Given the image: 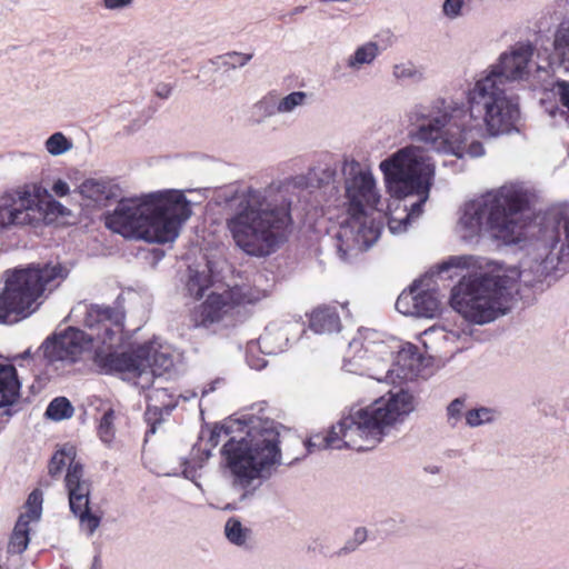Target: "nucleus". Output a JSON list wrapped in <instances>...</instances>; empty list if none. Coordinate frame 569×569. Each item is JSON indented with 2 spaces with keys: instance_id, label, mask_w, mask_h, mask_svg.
Returning <instances> with one entry per match:
<instances>
[{
  "instance_id": "bb28decb",
  "label": "nucleus",
  "mask_w": 569,
  "mask_h": 569,
  "mask_svg": "<svg viewBox=\"0 0 569 569\" xmlns=\"http://www.w3.org/2000/svg\"><path fill=\"white\" fill-rule=\"evenodd\" d=\"M97 410L102 412L98 425L99 438L103 442L110 443L113 440L116 433L114 420L117 410L110 402L102 400H99Z\"/></svg>"
},
{
  "instance_id": "39448f33",
  "label": "nucleus",
  "mask_w": 569,
  "mask_h": 569,
  "mask_svg": "<svg viewBox=\"0 0 569 569\" xmlns=\"http://www.w3.org/2000/svg\"><path fill=\"white\" fill-rule=\"evenodd\" d=\"M418 407V397L408 387H393L370 405L352 409L326 433L307 442L308 450H368L376 447L392 429L402 425Z\"/></svg>"
},
{
  "instance_id": "ea45409f",
  "label": "nucleus",
  "mask_w": 569,
  "mask_h": 569,
  "mask_svg": "<svg viewBox=\"0 0 569 569\" xmlns=\"http://www.w3.org/2000/svg\"><path fill=\"white\" fill-rule=\"evenodd\" d=\"M257 349L256 343H250L247 351V362L248 365L256 369L260 370L267 366V361L263 358H256L253 356L254 350Z\"/></svg>"
},
{
  "instance_id": "4be33fe9",
  "label": "nucleus",
  "mask_w": 569,
  "mask_h": 569,
  "mask_svg": "<svg viewBox=\"0 0 569 569\" xmlns=\"http://www.w3.org/2000/svg\"><path fill=\"white\" fill-rule=\"evenodd\" d=\"M68 496L70 509L79 518L82 530L92 536L100 525V518L89 512L90 485L79 486Z\"/></svg>"
},
{
  "instance_id": "e433bc0d",
  "label": "nucleus",
  "mask_w": 569,
  "mask_h": 569,
  "mask_svg": "<svg viewBox=\"0 0 569 569\" xmlns=\"http://www.w3.org/2000/svg\"><path fill=\"white\" fill-rule=\"evenodd\" d=\"M466 0H445L441 7L443 17L456 20L462 16Z\"/></svg>"
},
{
  "instance_id": "58836bf2",
  "label": "nucleus",
  "mask_w": 569,
  "mask_h": 569,
  "mask_svg": "<svg viewBox=\"0 0 569 569\" xmlns=\"http://www.w3.org/2000/svg\"><path fill=\"white\" fill-rule=\"evenodd\" d=\"M465 409V399L456 398L447 407V418L450 426H456L461 417Z\"/></svg>"
},
{
  "instance_id": "f8f14e48",
  "label": "nucleus",
  "mask_w": 569,
  "mask_h": 569,
  "mask_svg": "<svg viewBox=\"0 0 569 569\" xmlns=\"http://www.w3.org/2000/svg\"><path fill=\"white\" fill-rule=\"evenodd\" d=\"M71 210L56 200L37 181L26 182L0 192V230L52 223L69 217Z\"/></svg>"
},
{
  "instance_id": "c9c22d12",
  "label": "nucleus",
  "mask_w": 569,
  "mask_h": 569,
  "mask_svg": "<svg viewBox=\"0 0 569 569\" xmlns=\"http://www.w3.org/2000/svg\"><path fill=\"white\" fill-rule=\"evenodd\" d=\"M465 417L466 423L471 428H476L493 421L496 418V411L490 408L481 407L467 411Z\"/></svg>"
},
{
  "instance_id": "6ab92c4d",
  "label": "nucleus",
  "mask_w": 569,
  "mask_h": 569,
  "mask_svg": "<svg viewBox=\"0 0 569 569\" xmlns=\"http://www.w3.org/2000/svg\"><path fill=\"white\" fill-rule=\"evenodd\" d=\"M77 191L84 200L97 207L107 206L122 193L119 183L108 177L88 178L78 186Z\"/></svg>"
},
{
  "instance_id": "0eeeda50",
  "label": "nucleus",
  "mask_w": 569,
  "mask_h": 569,
  "mask_svg": "<svg viewBox=\"0 0 569 569\" xmlns=\"http://www.w3.org/2000/svg\"><path fill=\"white\" fill-rule=\"evenodd\" d=\"M388 193V228L392 234L407 231L422 213L435 179V163L420 146H406L379 163Z\"/></svg>"
},
{
  "instance_id": "6e6552de",
  "label": "nucleus",
  "mask_w": 569,
  "mask_h": 569,
  "mask_svg": "<svg viewBox=\"0 0 569 569\" xmlns=\"http://www.w3.org/2000/svg\"><path fill=\"white\" fill-rule=\"evenodd\" d=\"M533 199V191L525 183H506L463 203L456 231L465 241L477 240L488 232L506 244L519 243L523 234L520 214Z\"/></svg>"
},
{
  "instance_id": "4468645a",
  "label": "nucleus",
  "mask_w": 569,
  "mask_h": 569,
  "mask_svg": "<svg viewBox=\"0 0 569 569\" xmlns=\"http://www.w3.org/2000/svg\"><path fill=\"white\" fill-rule=\"evenodd\" d=\"M97 366L104 373H120L123 379H141L144 388L152 382L154 376H161L173 367V356L170 346L154 339L141 345L131 352L97 353Z\"/></svg>"
},
{
  "instance_id": "7c9ffc66",
  "label": "nucleus",
  "mask_w": 569,
  "mask_h": 569,
  "mask_svg": "<svg viewBox=\"0 0 569 569\" xmlns=\"http://www.w3.org/2000/svg\"><path fill=\"white\" fill-rule=\"evenodd\" d=\"M392 77L401 82H420L425 79V73L422 68L412 61H402L392 67Z\"/></svg>"
},
{
  "instance_id": "f704fd0d",
  "label": "nucleus",
  "mask_w": 569,
  "mask_h": 569,
  "mask_svg": "<svg viewBox=\"0 0 569 569\" xmlns=\"http://www.w3.org/2000/svg\"><path fill=\"white\" fill-rule=\"evenodd\" d=\"M368 540V530L365 527H358L352 536L346 540L345 545L336 551L337 557H346L359 549Z\"/></svg>"
},
{
  "instance_id": "473e14b6",
  "label": "nucleus",
  "mask_w": 569,
  "mask_h": 569,
  "mask_svg": "<svg viewBox=\"0 0 569 569\" xmlns=\"http://www.w3.org/2000/svg\"><path fill=\"white\" fill-rule=\"evenodd\" d=\"M73 148V142L63 132H54L44 141L46 151L52 156H62Z\"/></svg>"
},
{
  "instance_id": "2eb2a0df",
  "label": "nucleus",
  "mask_w": 569,
  "mask_h": 569,
  "mask_svg": "<svg viewBox=\"0 0 569 569\" xmlns=\"http://www.w3.org/2000/svg\"><path fill=\"white\" fill-rule=\"evenodd\" d=\"M440 306L438 291L427 287L422 280L415 281L396 301V309L400 313L421 318H433L440 311Z\"/></svg>"
},
{
  "instance_id": "2f4dec72",
  "label": "nucleus",
  "mask_w": 569,
  "mask_h": 569,
  "mask_svg": "<svg viewBox=\"0 0 569 569\" xmlns=\"http://www.w3.org/2000/svg\"><path fill=\"white\" fill-rule=\"evenodd\" d=\"M309 101V94L305 91H292L284 97L278 96L279 114L293 113L299 108L305 107Z\"/></svg>"
},
{
  "instance_id": "aec40b11",
  "label": "nucleus",
  "mask_w": 569,
  "mask_h": 569,
  "mask_svg": "<svg viewBox=\"0 0 569 569\" xmlns=\"http://www.w3.org/2000/svg\"><path fill=\"white\" fill-rule=\"evenodd\" d=\"M391 361L392 367L396 369L393 375L395 383L412 380L420 372L421 356L412 343L399 341V347L395 350Z\"/></svg>"
},
{
  "instance_id": "f03ea898",
  "label": "nucleus",
  "mask_w": 569,
  "mask_h": 569,
  "mask_svg": "<svg viewBox=\"0 0 569 569\" xmlns=\"http://www.w3.org/2000/svg\"><path fill=\"white\" fill-rule=\"evenodd\" d=\"M528 243L520 269L505 270L485 258L455 256L439 264V273L466 270L452 287L450 306L467 322L483 326L506 315L519 280L535 287L569 262V208L557 206L536 217L526 232Z\"/></svg>"
},
{
  "instance_id": "9d476101",
  "label": "nucleus",
  "mask_w": 569,
  "mask_h": 569,
  "mask_svg": "<svg viewBox=\"0 0 569 569\" xmlns=\"http://www.w3.org/2000/svg\"><path fill=\"white\" fill-rule=\"evenodd\" d=\"M83 309V323L89 332L69 328L56 336L53 341L46 342V350L52 359L62 361H77L80 356L93 349V360L97 365V353L103 356L114 353L112 350L123 339L124 311L120 306H87Z\"/></svg>"
},
{
  "instance_id": "a19ab883",
  "label": "nucleus",
  "mask_w": 569,
  "mask_h": 569,
  "mask_svg": "<svg viewBox=\"0 0 569 569\" xmlns=\"http://www.w3.org/2000/svg\"><path fill=\"white\" fill-rule=\"evenodd\" d=\"M51 190L54 196L63 198L70 194L71 189L68 182L63 179H56L51 186Z\"/></svg>"
},
{
  "instance_id": "7ed1b4c3",
  "label": "nucleus",
  "mask_w": 569,
  "mask_h": 569,
  "mask_svg": "<svg viewBox=\"0 0 569 569\" xmlns=\"http://www.w3.org/2000/svg\"><path fill=\"white\" fill-rule=\"evenodd\" d=\"M236 432L246 436L236 439L234 436L223 445L222 453L232 477V486L241 491L242 500L251 497L261 482L269 479L282 462L279 426L272 420L251 418L249 421L230 419L209 431V438L203 445V436L191 451L183 475L193 479L196 470L202 468L211 456L222 436Z\"/></svg>"
},
{
  "instance_id": "412c9836",
  "label": "nucleus",
  "mask_w": 569,
  "mask_h": 569,
  "mask_svg": "<svg viewBox=\"0 0 569 569\" xmlns=\"http://www.w3.org/2000/svg\"><path fill=\"white\" fill-rule=\"evenodd\" d=\"M271 289L270 280L262 273H258L253 278L252 284L236 286L226 290L231 296V301L236 311L242 305L256 303L264 299Z\"/></svg>"
},
{
  "instance_id": "cd10ccee",
  "label": "nucleus",
  "mask_w": 569,
  "mask_h": 569,
  "mask_svg": "<svg viewBox=\"0 0 569 569\" xmlns=\"http://www.w3.org/2000/svg\"><path fill=\"white\" fill-rule=\"evenodd\" d=\"M276 114H279L277 91H269L251 107V119L256 123H261Z\"/></svg>"
},
{
  "instance_id": "8fccbe9b",
  "label": "nucleus",
  "mask_w": 569,
  "mask_h": 569,
  "mask_svg": "<svg viewBox=\"0 0 569 569\" xmlns=\"http://www.w3.org/2000/svg\"><path fill=\"white\" fill-rule=\"evenodd\" d=\"M150 432H152V433H154V432H156V428H154V426H152V427H151Z\"/></svg>"
},
{
  "instance_id": "09e8293b",
  "label": "nucleus",
  "mask_w": 569,
  "mask_h": 569,
  "mask_svg": "<svg viewBox=\"0 0 569 569\" xmlns=\"http://www.w3.org/2000/svg\"><path fill=\"white\" fill-rule=\"evenodd\" d=\"M197 295L202 296V288H199V290L197 291Z\"/></svg>"
},
{
  "instance_id": "72a5a7b5",
  "label": "nucleus",
  "mask_w": 569,
  "mask_h": 569,
  "mask_svg": "<svg viewBox=\"0 0 569 569\" xmlns=\"http://www.w3.org/2000/svg\"><path fill=\"white\" fill-rule=\"evenodd\" d=\"M73 415V407L71 402L64 397L54 398L46 410V416L54 421L71 418Z\"/></svg>"
},
{
  "instance_id": "5701e85b",
  "label": "nucleus",
  "mask_w": 569,
  "mask_h": 569,
  "mask_svg": "<svg viewBox=\"0 0 569 569\" xmlns=\"http://www.w3.org/2000/svg\"><path fill=\"white\" fill-rule=\"evenodd\" d=\"M309 327L316 333H333L340 331L341 321L335 307L321 306L310 313Z\"/></svg>"
},
{
  "instance_id": "37998d69",
  "label": "nucleus",
  "mask_w": 569,
  "mask_h": 569,
  "mask_svg": "<svg viewBox=\"0 0 569 569\" xmlns=\"http://www.w3.org/2000/svg\"><path fill=\"white\" fill-rule=\"evenodd\" d=\"M171 93V88L168 84H162L157 88V96L160 98H168Z\"/></svg>"
},
{
  "instance_id": "a878e982",
  "label": "nucleus",
  "mask_w": 569,
  "mask_h": 569,
  "mask_svg": "<svg viewBox=\"0 0 569 569\" xmlns=\"http://www.w3.org/2000/svg\"><path fill=\"white\" fill-rule=\"evenodd\" d=\"M21 383L11 365H0V407L12 405L20 395Z\"/></svg>"
},
{
  "instance_id": "f3484780",
  "label": "nucleus",
  "mask_w": 569,
  "mask_h": 569,
  "mask_svg": "<svg viewBox=\"0 0 569 569\" xmlns=\"http://www.w3.org/2000/svg\"><path fill=\"white\" fill-rule=\"evenodd\" d=\"M76 448L72 445H64L53 455L49 463V473L51 476H57L67 468L64 486L68 495L72 493L73 489L76 491L79 486L90 485L84 478L83 467L76 460Z\"/></svg>"
},
{
  "instance_id": "a211bd4d",
  "label": "nucleus",
  "mask_w": 569,
  "mask_h": 569,
  "mask_svg": "<svg viewBox=\"0 0 569 569\" xmlns=\"http://www.w3.org/2000/svg\"><path fill=\"white\" fill-rule=\"evenodd\" d=\"M42 511V495L38 490L32 491L26 502V511L19 517L11 535L8 551L22 553L29 545L30 523L40 519Z\"/></svg>"
},
{
  "instance_id": "de8ad7c7",
  "label": "nucleus",
  "mask_w": 569,
  "mask_h": 569,
  "mask_svg": "<svg viewBox=\"0 0 569 569\" xmlns=\"http://www.w3.org/2000/svg\"><path fill=\"white\" fill-rule=\"evenodd\" d=\"M28 355H29V352H28V351H24V353H22V355H20V356H19V358H24V357H27Z\"/></svg>"
},
{
  "instance_id": "c756f323",
  "label": "nucleus",
  "mask_w": 569,
  "mask_h": 569,
  "mask_svg": "<svg viewBox=\"0 0 569 569\" xmlns=\"http://www.w3.org/2000/svg\"><path fill=\"white\" fill-rule=\"evenodd\" d=\"M224 535L228 541L238 547H246L251 538V530L238 519L230 518L224 525Z\"/></svg>"
},
{
  "instance_id": "423d86ee",
  "label": "nucleus",
  "mask_w": 569,
  "mask_h": 569,
  "mask_svg": "<svg viewBox=\"0 0 569 569\" xmlns=\"http://www.w3.org/2000/svg\"><path fill=\"white\" fill-rule=\"evenodd\" d=\"M191 216V202L184 193L167 189L121 199L106 217V226L124 238L167 243L179 237Z\"/></svg>"
},
{
  "instance_id": "f257e3e1",
  "label": "nucleus",
  "mask_w": 569,
  "mask_h": 569,
  "mask_svg": "<svg viewBox=\"0 0 569 569\" xmlns=\"http://www.w3.org/2000/svg\"><path fill=\"white\" fill-rule=\"evenodd\" d=\"M533 53L528 40L510 46L468 87L466 102L439 98L413 104L406 113L408 137L458 159L482 157V140L511 132L520 119L518 99L503 83L528 80Z\"/></svg>"
},
{
  "instance_id": "1a4fd4ad",
  "label": "nucleus",
  "mask_w": 569,
  "mask_h": 569,
  "mask_svg": "<svg viewBox=\"0 0 569 569\" xmlns=\"http://www.w3.org/2000/svg\"><path fill=\"white\" fill-rule=\"evenodd\" d=\"M347 217L340 222L335 246L342 261L369 249L380 236V223L371 217L378 211L381 193L369 168L355 159H346L341 166Z\"/></svg>"
},
{
  "instance_id": "79ce46f5",
  "label": "nucleus",
  "mask_w": 569,
  "mask_h": 569,
  "mask_svg": "<svg viewBox=\"0 0 569 569\" xmlns=\"http://www.w3.org/2000/svg\"><path fill=\"white\" fill-rule=\"evenodd\" d=\"M133 0H103L102 6L107 10H122L129 8Z\"/></svg>"
},
{
  "instance_id": "a18cd8bd",
  "label": "nucleus",
  "mask_w": 569,
  "mask_h": 569,
  "mask_svg": "<svg viewBox=\"0 0 569 569\" xmlns=\"http://www.w3.org/2000/svg\"><path fill=\"white\" fill-rule=\"evenodd\" d=\"M90 569H101L100 560L96 557Z\"/></svg>"
},
{
  "instance_id": "393cba45",
  "label": "nucleus",
  "mask_w": 569,
  "mask_h": 569,
  "mask_svg": "<svg viewBox=\"0 0 569 569\" xmlns=\"http://www.w3.org/2000/svg\"><path fill=\"white\" fill-rule=\"evenodd\" d=\"M471 335V329L468 327V331L462 330H448L445 327H431L423 332V343L435 345L437 342H443L445 345L455 346L457 342H461V346H456L455 351H459L463 348L465 343L468 342Z\"/></svg>"
},
{
  "instance_id": "ddd939ff",
  "label": "nucleus",
  "mask_w": 569,
  "mask_h": 569,
  "mask_svg": "<svg viewBox=\"0 0 569 569\" xmlns=\"http://www.w3.org/2000/svg\"><path fill=\"white\" fill-rule=\"evenodd\" d=\"M399 340L385 338L372 329L359 330L349 342L343 369L350 373L367 376L378 382L395 385V368L391 358Z\"/></svg>"
},
{
  "instance_id": "c03bdc74",
  "label": "nucleus",
  "mask_w": 569,
  "mask_h": 569,
  "mask_svg": "<svg viewBox=\"0 0 569 569\" xmlns=\"http://www.w3.org/2000/svg\"><path fill=\"white\" fill-rule=\"evenodd\" d=\"M269 336H270V333H269V332H267L264 336H262V337L260 338V340H259V343H262L263 346H267L268 340H269Z\"/></svg>"
},
{
  "instance_id": "4c0bfd02",
  "label": "nucleus",
  "mask_w": 569,
  "mask_h": 569,
  "mask_svg": "<svg viewBox=\"0 0 569 569\" xmlns=\"http://www.w3.org/2000/svg\"><path fill=\"white\" fill-rule=\"evenodd\" d=\"M252 53H242V52H228L221 57L222 64L230 68H239L246 66L251 59Z\"/></svg>"
},
{
  "instance_id": "dca6fc26",
  "label": "nucleus",
  "mask_w": 569,
  "mask_h": 569,
  "mask_svg": "<svg viewBox=\"0 0 569 569\" xmlns=\"http://www.w3.org/2000/svg\"><path fill=\"white\" fill-rule=\"evenodd\" d=\"M237 311L231 296L226 292H212L192 313L196 327L209 328L217 323L232 325L237 320Z\"/></svg>"
},
{
  "instance_id": "b1692460",
  "label": "nucleus",
  "mask_w": 569,
  "mask_h": 569,
  "mask_svg": "<svg viewBox=\"0 0 569 569\" xmlns=\"http://www.w3.org/2000/svg\"><path fill=\"white\" fill-rule=\"evenodd\" d=\"M381 48L376 41H366L353 50L345 60V66L351 72H359L363 68L373 64L380 56Z\"/></svg>"
},
{
  "instance_id": "20e7f679",
  "label": "nucleus",
  "mask_w": 569,
  "mask_h": 569,
  "mask_svg": "<svg viewBox=\"0 0 569 569\" xmlns=\"http://www.w3.org/2000/svg\"><path fill=\"white\" fill-rule=\"evenodd\" d=\"M230 210L227 229L234 244L252 257H267L288 239L292 227L291 200L287 191L239 186L227 197Z\"/></svg>"
},
{
  "instance_id": "9b49d317",
  "label": "nucleus",
  "mask_w": 569,
  "mask_h": 569,
  "mask_svg": "<svg viewBox=\"0 0 569 569\" xmlns=\"http://www.w3.org/2000/svg\"><path fill=\"white\" fill-rule=\"evenodd\" d=\"M61 263H31L8 271L0 291V323L11 325L33 313L48 293L68 277Z\"/></svg>"
},
{
  "instance_id": "49530a36",
  "label": "nucleus",
  "mask_w": 569,
  "mask_h": 569,
  "mask_svg": "<svg viewBox=\"0 0 569 569\" xmlns=\"http://www.w3.org/2000/svg\"><path fill=\"white\" fill-rule=\"evenodd\" d=\"M198 283V278L197 277H192L189 281V289L192 290L193 289V286Z\"/></svg>"
},
{
  "instance_id": "3c124183",
  "label": "nucleus",
  "mask_w": 569,
  "mask_h": 569,
  "mask_svg": "<svg viewBox=\"0 0 569 569\" xmlns=\"http://www.w3.org/2000/svg\"><path fill=\"white\" fill-rule=\"evenodd\" d=\"M555 114H556V113L551 110V111H550V116H551V117H555Z\"/></svg>"
},
{
  "instance_id": "c85d7f7f",
  "label": "nucleus",
  "mask_w": 569,
  "mask_h": 569,
  "mask_svg": "<svg viewBox=\"0 0 569 569\" xmlns=\"http://www.w3.org/2000/svg\"><path fill=\"white\" fill-rule=\"evenodd\" d=\"M176 405V401L171 399V395H169L167 389H154L148 395V408L146 415L149 418L151 413H169Z\"/></svg>"
}]
</instances>
